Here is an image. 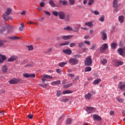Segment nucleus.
<instances>
[{"instance_id": "nucleus-23", "label": "nucleus", "mask_w": 125, "mask_h": 125, "mask_svg": "<svg viewBox=\"0 0 125 125\" xmlns=\"http://www.w3.org/2000/svg\"><path fill=\"white\" fill-rule=\"evenodd\" d=\"M100 82H101V79H96L93 82V84H94V85H96V84H99Z\"/></svg>"}, {"instance_id": "nucleus-11", "label": "nucleus", "mask_w": 125, "mask_h": 125, "mask_svg": "<svg viewBox=\"0 0 125 125\" xmlns=\"http://www.w3.org/2000/svg\"><path fill=\"white\" fill-rule=\"evenodd\" d=\"M118 21L120 24H123L125 22V17L124 16H120L118 17Z\"/></svg>"}, {"instance_id": "nucleus-51", "label": "nucleus", "mask_w": 125, "mask_h": 125, "mask_svg": "<svg viewBox=\"0 0 125 125\" xmlns=\"http://www.w3.org/2000/svg\"><path fill=\"white\" fill-rule=\"evenodd\" d=\"M84 43L86 44H87V45H90V42L88 41H84Z\"/></svg>"}, {"instance_id": "nucleus-21", "label": "nucleus", "mask_w": 125, "mask_h": 125, "mask_svg": "<svg viewBox=\"0 0 125 125\" xmlns=\"http://www.w3.org/2000/svg\"><path fill=\"white\" fill-rule=\"evenodd\" d=\"M100 62L102 65L104 66V65H106V63L108 62V60H107L106 59H103L101 60Z\"/></svg>"}, {"instance_id": "nucleus-36", "label": "nucleus", "mask_w": 125, "mask_h": 125, "mask_svg": "<svg viewBox=\"0 0 125 125\" xmlns=\"http://www.w3.org/2000/svg\"><path fill=\"white\" fill-rule=\"evenodd\" d=\"M72 123V119L71 118H68L67 119V121H66V125H71Z\"/></svg>"}, {"instance_id": "nucleus-15", "label": "nucleus", "mask_w": 125, "mask_h": 125, "mask_svg": "<svg viewBox=\"0 0 125 125\" xmlns=\"http://www.w3.org/2000/svg\"><path fill=\"white\" fill-rule=\"evenodd\" d=\"M63 53L67 54V55H71L72 54V51L70 49H64L62 50Z\"/></svg>"}, {"instance_id": "nucleus-19", "label": "nucleus", "mask_w": 125, "mask_h": 125, "mask_svg": "<svg viewBox=\"0 0 125 125\" xmlns=\"http://www.w3.org/2000/svg\"><path fill=\"white\" fill-rule=\"evenodd\" d=\"M101 34H102V40H103V41H105V40L107 39V34H106V33L104 32H101Z\"/></svg>"}, {"instance_id": "nucleus-52", "label": "nucleus", "mask_w": 125, "mask_h": 125, "mask_svg": "<svg viewBox=\"0 0 125 125\" xmlns=\"http://www.w3.org/2000/svg\"><path fill=\"white\" fill-rule=\"evenodd\" d=\"M91 93L92 94H93V95H94L96 94V91H95V90H92L91 91Z\"/></svg>"}, {"instance_id": "nucleus-30", "label": "nucleus", "mask_w": 125, "mask_h": 125, "mask_svg": "<svg viewBox=\"0 0 125 125\" xmlns=\"http://www.w3.org/2000/svg\"><path fill=\"white\" fill-rule=\"evenodd\" d=\"M2 71L3 73H6L7 72V66L4 65L2 67Z\"/></svg>"}, {"instance_id": "nucleus-24", "label": "nucleus", "mask_w": 125, "mask_h": 125, "mask_svg": "<svg viewBox=\"0 0 125 125\" xmlns=\"http://www.w3.org/2000/svg\"><path fill=\"white\" fill-rule=\"evenodd\" d=\"M85 98L87 100H89L91 98V93H88L85 95Z\"/></svg>"}, {"instance_id": "nucleus-13", "label": "nucleus", "mask_w": 125, "mask_h": 125, "mask_svg": "<svg viewBox=\"0 0 125 125\" xmlns=\"http://www.w3.org/2000/svg\"><path fill=\"white\" fill-rule=\"evenodd\" d=\"M93 119L95 120V121H101V120H102L101 117L97 114L94 115L93 116Z\"/></svg>"}, {"instance_id": "nucleus-4", "label": "nucleus", "mask_w": 125, "mask_h": 125, "mask_svg": "<svg viewBox=\"0 0 125 125\" xmlns=\"http://www.w3.org/2000/svg\"><path fill=\"white\" fill-rule=\"evenodd\" d=\"M108 48V44L104 43L102 45L101 47L100 52L101 53H104L105 51H106V50Z\"/></svg>"}, {"instance_id": "nucleus-10", "label": "nucleus", "mask_w": 125, "mask_h": 125, "mask_svg": "<svg viewBox=\"0 0 125 125\" xmlns=\"http://www.w3.org/2000/svg\"><path fill=\"white\" fill-rule=\"evenodd\" d=\"M23 77H24V78H35V77H36V74H30L29 73H24L23 74Z\"/></svg>"}, {"instance_id": "nucleus-46", "label": "nucleus", "mask_w": 125, "mask_h": 125, "mask_svg": "<svg viewBox=\"0 0 125 125\" xmlns=\"http://www.w3.org/2000/svg\"><path fill=\"white\" fill-rule=\"evenodd\" d=\"M68 101L69 99H65L61 100V102H63V103H66V102H68Z\"/></svg>"}, {"instance_id": "nucleus-37", "label": "nucleus", "mask_w": 125, "mask_h": 125, "mask_svg": "<svg viewBox=\"0 0 125 125\" xmlns=\"http://www.w3.org/2000/svg\"><path fill=\"white\" fill-rule=\"evenodd\" d=\"M91 71V67L89 66L86 67L85 68V72H90Z\"/></svg>"}, {"instance_id": "nucleus-43", "label": "nucleus", "mask_w": 125, "mask_h": 125, "mask_svg": "<svg viewBox=\"0 0 125 125\" xmlns=\"http://www.w3.org/2000/svg\"><path fill=\"white\" fill-rule=\"evenodd\" d=\"M92 13H94L95 15H99V14H100V12L97 10L93 11Z\"/></svg>"}, {"instance_id": "nucleus-2", "label": "nucleus", "mask_w": 125, "mask_h": 125, "mask_svg": "<svg viewBox=\"0 0 125 125\" xmlns=\"http://www.w3.org/2000/svg\"><path fill=\"white\" fill-rule=\"evenodd\" d=\"M119 0H113V6L114 7V8H116V9H114V11H118V7H119V6L121 5V4H120L119 2Z\"/></svg>"}, {"instance_id": "nucleus-38", "label": "nucleus", "mask_w": 125, "mask_h": 125, "mask_svg": "<svg viewBox=\"0 0 125 125\" xmlns=\"http://www.w3.org/2000/svg\"><path fill=\"white\" fill-rule=\"evenodd\" d=\"M116 100L118 101V102H119L120 103H123L124 102V100L123 99H121L119 97H117L116 98Z\"/></svg>"}, {"instance_id": "nucleus-58", "label": "nucleus", "mask_w": 125, "mask_h": 125, "mask_svg": "<svg viewBox=\"0 0 125 125\" xmlns=\"http://www.w3.org/2000/svg\"><path fill=\"white\" fill-rule=\"evenodd\" d=\"M96 46V45H93L92 47L90 48V49H91L92 50H94L95 47Z\"/></svg>"}, {"instance_id": "nucleus-49", "label": "nucleus", "mask_w": 125, "mask_h": 125, "mask_svg": "<svg viewBox=\"0 0 125 125\" xmlns=\"http://www.w3.org/2000/svg\"><path fill=\"white\" fill-rule=\"evenodd\" d=\"M10 39H11V40H18L19 38L15 36H13V37H10Z\"/></svg>"}, {"instance_id": "nucleus-48", "label": "nucleus", "mask_w": 125, "mask_h": 125, "mask_svg": "<svg viewBox=\"0 0 125 125\" xmlns=\"http://www.w3.org/2000/svg\"><path fill=\"white\" fill-rule=\"evenodd\" d=\"M52 51V48H50L46 51H45L46 53H49V52H51Z\"/></svg>"}, {"instance_id": "nucleus-61", "label": "nucleus", "mask_w": 125, "mask_h": 125, "mask_svg": "<svg viewBox=\"0 0 125 125\" xmlns=\"http://www.w3.org/2000/svg\"><path fill=\"white\" fill-rule=\"evenodd\" d=\"M21 15H25V14H26V11H23L21 13Z\"/></svg>"}, {"instance_id": "nucleus-31", "label": "nucleus", "mask_w": 125, "mask_h": 125, "mask_svg": "<svg viewBox=\"0 0 125 125\" xmlns=\"http://www.w3.org/2000/svg\"><path fill=\"white\" fill-rule=\"evenodd\" d=\"M49 3L50 5H51V6H52V7H55V6H56L52 0H49Z\"/></svg>"}, {"instance_id": "nucleus-39", "label": "nucleus", "mask_w": 125, "mask_h": 125, "mask_svg": "<svg viewBox=\"0 0 125 125\" xmlns=\"http://www.w3.org/2000/svg\"><path fill=\"white\" fill-rule=\"evenodd\" d=\"M72 83H70V84H68L67 85H64L63 86V88H68V87H70V86H72Z\"/></svg>"}, {"instance_id": "nucleus-53", "label": "nucleus", "mask_w": 125, "mask_h": 125, "mask_svg": "<svg viewBox=\"0 0 125 125\" xmlns=\"http://www.w3.org/2000/svg\"><path fill=\"white\" fill-rule=\"evenodd\" d=\"M40 6L41 7H43L44 6V2H41L40 3Z\"/></svg>"}, {"instance_id": "nucleus-60", "label": "nucleus", "mask_w": 125, "mask_h": 125, "mask_svg": "<svg viewBox=\"0 0 125 125\" xmlns=\"http://www.w3.org/2000/svg\"><path fill=\"white\" fill-rule=\"evenodd\" d=\"M110 115H114V114H115V111H111L109 112Z\"/></svg>"}, {"instance_id": "nucleus-9", "label": "nucleus", "mask_w": 125, "mask_h": 125, "mask_svg": "<svg viewBox=\"0 0 125 125\" xmlns=\"http://www.w3.org/2000/svg\"><path fill=\"white\" fill-rule=\"evenodd\" d=\"M117 51L118 53H119L120 55L124 56L125 54V48H119L118 49Z\"/></svg>"}, {"instance_id": "nucleus-50", "label": "nucleus", "mask_w": 125, "mask_h": 125, "mask_svg": "<svg viewBox=\"0 0 125 125\" xmlns=\"http://www.w3.org/2000/svg\"><path fill=\"white\" fill-rule=\"evenodd\" d=\"M4 30H5V27H3L1 29H0V33L2 34L4 32Z\"/></svg>"}, {"instance_id": "nucleus-33", "label": "nucleus", "mask_w": 125, "mask_h": 125, "mask_svg": "<svg viewBox=\"0 0 125 125\" xmlns=\"http://www.w3.org/2000/svg\"><path fill=\"white\" fill-rule=\"evenodd\" d=\"M70 44V42L69 41H66L65 42H64V43H62L60 44V45H69V44Z\"/></svg>"}, {"instance_id": "nucleus-25", "label": "nucleus", "mask_w": 125, "mask_h": 125, "mask_svg": "<svg viewBox=\"0 0 125 125\" xmlns=\"http://www.w3.org/2000/svg\"><path fill=\"white\" fill-rule=\"evenodd\" d=\"M70 93H73V91L70 90H66L62 91V94H69Z\"/></svg>"}, {"instance_id": "nucleus-47", "label": "nucleus", "mask_w": 125, "mask_h": 125, "mask_svg": "<svg viewBox=\"0 0 125 125\" xmlns=\"http://www.w3.org/2000/svg\"><path fill=\"white\" fill-rule=\"evenodd\" d=\"M84 44L83 43V42H81L78 44V46L80 48H82L83 47V46Z\"/></svg>"}, {"instance_id": "nucleus-34", "label": "nucleus", "mask_w": 125, "mask_h": 125, "mask_svg": "<svg viewBox=\"0 0 125 125\" xmlns=\"http://www.w3.org/2000/svg\"><path fill=\"white\" fill-rule=\"evenodd\" d=\"M99 21H101V22H104V21H105V16H104V15H102L99 19Z\"/></svg>"}, {"instance_id": "nucleus-22", "label": "nucleus", "mask_w": 125, "mask_h": 125, "mask_svg": "<svg viewBox=\"0 0 125 125\" xmlns=\"http://www.w3.org/2000/svg\"><path fill=\"white\" fill-rule=\"evenodd\" d=\"M5 59H6L5 56L0 54V63H2V62H3Z\"/></svg>"}, {"instance_id": "nucleus-16", "label": "nucleus", "mask_w": 125, "mask_h": 125, "mask_svg": "<svg viewBox=\"0 0 125 125\" xmlns=\"http://www.w3.org/2000/svg\"><path fill=\"white\" fill-rule=\"evenodd\" d=\"M61 83V81L60 80H58L57 81H54L51 83V85L54 86V85H59L60 83Z\"/></svg>"}, {"instance_id": "nucleus-42", "label": "nucleus", "mask_w": 125, "mask_h": 125, "mask_svg": "<svg viewBox=\"0 0 125 125\" xmlns=\"http://www.w3.org/2000/svg\"><path fill=\"white\" fill-rule=\"evenodd\" d=\"M26 46L28 48V50L29 51L33 50V49H34V48L33 47V45H28Z\"/></svg>"}, {"instance_id": "nucleus-44", "label": "nucleus", "mask_w": 125, "mask_h": 125, "mask_svg": "<svg viewBox=\"0 0 125 125\" xmlns=\"http://www.w3.org/2000/svg\"><path fill=\"white\" fill-rule=\"evenodd\" d=\"M64 30H66V31H72L73 28L70 26H67L64 28Z\"/></svg>"}, {"instance_id": "nucleus-57", "label": "nucleus", "mask_w": 125, "mask_h": 125, "mask_svg": "<svg viewBox=\"0 0 125 125\" xmlns=\"http://www.w3.org/2000/svg\"><path fill=\"white\" fill-rule=\"evenodd\" d=\"M44 12L46 15H49V16H50V12L46 11H44Z\"/></svg>"}, {"instance_id": "nucleus-56", "label": "nucleus", "mask_w": 125, "mask_h": 125, "mask_svg": "<svg viewBox=\"0 0 125 125\" xmlns=\"http://www.w3.org/2000/svg\"><path fill=\"white\" fill-rule=\"evenodd\" d=\"M75 45H76V43L74 42H72V43H70V46L71 47H73V46H75Z\"/></svg>"}, {"instance_id": "nucleus-18", "label": "nucleus", "mask_w": 125, "mask_h": 125, "mask_svg": "<svg viewBox=\"0 0 125 125\" xmlns=\"http://www.w3.org/2000/svg\"><path fill=\"white\" fill-rule=\"evenodd\" d=\"M19 82V81L18 80V79H12V80H10L9 81V83L11 84H14L15 83H17Z\"/></svg>"}, {"instance_id": "nucleus-6", "label": "nucleus", "mask_w": 125, "mask_h": 125, "mask_svg": "<svg viewBox=\"0 0 125 125\" xmlns=\"http://www.w3.org/2000/svg\"><path fill=\"white\" fill-rule=\"evenodd\" d=\"M69 63L71 64V65H77V64L79 63V61H78L77 59L70 58L69 59Z\"/></svg>"}, {"instance_id": "nucleus-28", "label": "nucleus", "mask_w": 125, "mask_h": 125, "mask_svg": "<svg viewBox=\"0 0 125 125\" xmlns=\"http://www.w3.org/2000/svg\"><path fill=\"white\" fill-rule=\"evenodd\" d=\"M85 25L91 27L93 26V24H92V22H86L85 23Z\"/></svg>"}, {"instance_id": "nucleus-8", "label": "nucleus", "mask_w": 125, "mask_h": 125, "mask_svg": "<svg viewBox=\"0 0 125 125\" xmlns=\"http://www.w3.org/2000/svg\"><path fill=\"white\" fill-rule=\"evenodd\" d=\"M42 82H45V79H53V77L46 74L42 75L41 76Z\"/></svg>"}, {"instance_id": "nucleus-12", "label": "nucleus", "mask_w": 125, "mask_h": 125, "mask_svg": "<svg viewBox=\"0 0 125 125\" xmlns=\"http://www.w3.org/2000/svg\"><path fill=\"white\" fill-rule=\"evenodd\" d=\"M72 37H73V35H67V36L63 35L62 37V40H64V41H68V40H70V39H72Z\"/></svg>"}, {"instance_id": "nucleus-41", "label": "nucleus", "mask_w": 125, "mask_h": 125, "mask_svg": "<svg viewBox=\"0 0 125 125\" xmlns=\"http://www.w3.org/2000/svg\"><path fill=\"white\" fill-rule=\"evenodd\" d=\"M94 3V0H89L88 5H92Z\"/></svg>"}, {"instance_id": "nucleus-55", "label": "nucleus", "mask_w": 125, "mask_h": 125, "mask_svg": "<svg viewBox=\"0 0 125 125\" xmlns=\"http://www.w3.org/2000/svg\"><path fill=\"white\" fill-rule=\"evenodd\" d=\"M27 118L31 119H33V115L29 114L28 115H27Z\"/></svg>"}, {"instance_id": "nucleus-7", "label": "nucleus", "mask_w": 125, "mask_h": 125, "mask_svg": "<svg viewBox=\"0 0 125 125\" xmlns=\"http://www.w3.org/2000/svg\"><path fill=\"white\" fill-rule=\"evenodd\" d=\"M95 108L93 107H87L86 108V111L89 114H91L92 113H94L95 112Z\"/></svg>"}, {"instance_id": "nucleus-63", "label": "nucleus", "mask_w": 125, "mask_h": 125, "mask_svg": "<svg viewBox=\"0 0 125 125\" xmlns=\"http://www.w3.org/2000/svg\"><path fill=\"white\" fill-rule=\"evenodd\" d=\"M75 30L74 29V32H78V31H79V30L78 27H75Z\"/></svg>"}, {"instance_id": "nucleus-40", "label": "nucleus", "mask_w": 125, "mask_h": 125, "mask_svg": "<svg viewBox=\"0 0 125 125\" xmlns=\"http://www.w3.org/2000/svg\"><path fill=\"white\" fill-rule=\"evenodd\" d=\"M69 2L70 4H71V5H73L75 4V3L76 2V0H69Z\"/></svg>"}, {"instance_id": "nucleus-27", "label": "nucleus", "mask_w": 125, "mask_h": 125, "mask_svg": "<svg viewBox=\"0 0 125 125\" xmlns=\"http://www.w3.org/2000/svg\"><path fill=\"white\" fill-rule=\"evenodd\" d=\"M111 47L112 49H116V48L117 47V44L114 42L111 43Z\"/></svg>"}, {"instance_id": "nucleus-17", "label": "nucleus", "mask_w": 125, "mask_h": 125, "mask_svg": "<svg viewBox=\"0 0 125 125\" xmlns=\"http://www.w3.org/2000/svg\"><path fill=\"white\" fill-rule=\"evenodd\" d=\"M9 15L8 14H6V13L3 14V18L5 20V21H7V20L9 19L10 18Z\"/></svg>"}, {"instance_id": "nucleus-35", "label": "nucleus", "mask_w": 125, "mask_h": 125, "mask_svg": "<svg viewBox=\"0 0 125 125\" xmlns=\"http://www.w3.org/2000/svg\"><path fill=\"white\" fill-rule=\"evenodd\" d=\"M12 12V10L11 8H8V9H7V11L5 13L9 15V14H10Z\"/></svg>"}, {"instance_id": "nucleus-20", "label": "nucleus", "mask_w": 125, "mask_h": 125, "mask_svg": "<svg viewBox=\"0 0 125 125\" xmlns=\"http://www.w3.org/2000/svg\"><path fill=\"white\" fill-rule=\"evenodd\" d=\"M7 28L8 29V34H11L12 32H13V26H7Z\"/></svg>"}, {"instance_id": "nucleus-32", "label": "nucleus", "mask_w": 125, "mask_h": 125, "mask_svg": "<svg viewBox=\"0 0 125 125\" xmlns=\"http://www.w3.org/2000/svg\"><path fill=\"white\" fill-rule=\"evenodd\" d=\"M21 27H20L19 30L20 31L22 32V31L25 29V26L24 25V23H21Z\"/></svg>"}, {"instance_id": "nucleus-3", "label": "nucleus", "mask_w": 125, "mask_h": 125, "mask_svg": "<svg viewBox=\"0 0 125 125\" xmlns=\"http://www.w3.org/2000/svg\"><path fill=\"white\" fill-rule=\"evenodd\" d=\"M85 65L86 66H90L92 64V60L90 57H87L85 60Z\"/></svg>"}, {"instance_id": "nucleus-59", "label": "nucleus", "mask_w": 125, "mask_h": 125, "mask_svg": "<svg viewBox=\"0 0 125 125\" xmlns=\"http://www.w3.org/2000/svg\"><path fill=\"white\" fill-rule=\"evenodd\" d=\"M56 72H57V73H58V74H61V71L60 69H56Z\"/></svg>"}, {"instance_id": "nucleus-14", "label": "nucleus", "mask_w": 125, "mask_h": 125, "mask_svg": "<svg viewBox=\"0 0 125 125\" xmlns=\"http://www.w3.org/2000/svg\"><path fill=\"white\" fill-rule=\"evenodd\" d=\"M17 58H18L17 56H13L8 59V61L9 62H13V61H14V60H16Z\"/></svg>"}, {"instance_id": "nucleus-54", "label": "nucleus", "mask_w": 125, "mask_h": 125, "mask_svg": "<svg viewBox=\"0 0 125 125\" xmlns=\"http://www.w3.org/2000/svg\"><path fill=\"white\" fill-rule=\"evenodd\" d=\"M40 86H42V87H46L47 86V84H40Z\"/></svg>"}, {"instance_id": "nucleus-26", "label": "nucleus", "mask_w": 125, "mask_h": 125, "mask_svg": "<svg viewBox=\"0 0 125 125\" xmlns=\"http://www.w3.org/2000/svg\"><path fill=\"white\" fill-rule=\"evenodd\" d=\"M60 3H62V5H67L68 4V2L66 0H60Z\"/></svg>"}, {"instance_id": "nucleus-29", "label": "nucleus", "mask_w": 125, "mask_h": 125, "mask_svg": "<svg viewBox=\"0 0 125 125\" xmlns=\"http://www.w3.org/2000/svg\"><path fill=\"white\" fill-rule=\"evenodd\" d=\"M67 62H62L61 63H59V67H64V66H65V65H67Z\"/></svg>"}, {"instance_id": "nucleus-5", "label": "nucleus", "mask_w": 125, "mask_h": 125, "mask_svg": "<svg viewBox=\"0 0 125 125\" xmlns=\"http://www.w3.org/2000/svg\"><path fill=\"white\" fill-rule=\"evenodd\" d=\"M113 64L115 67H119V66H122V65H124V62L114 60L113 61Z\"/></svg>"}, {"instance_id": "nucleus-62", "label": "nucleus", "mask_w": 125, "mask_h": 125, "mask_svg": "<svg viewBox=\"0 0 125 125\" xmlns=\"http://www.w3.org/2000/svg\"><path fill=\"white\" fill-rule=\"evenodd\" d=\"M3 45V42L0 41V46H2Z\"/></svg>"}, {"instance_id": "nucleus-1", "label": "nucleus", "mask_w": 125, "mask_h": 125, "mask_svg": "<svg viewBox=\"0 0 125 125\" xmlns=\"http://www.w3.org/2000/svg\"><path fill=\"white\" fill-rule=\"evenodd\" d=\"M52 13L54 16H56L57 17H59L60 19L63 20V19H65V13L63 11H53Z\"/></svg>"}, {"instance_id": "nucleus-64", "label": "nucleus", "mask_w": 125, "mask_h": 125, "mask_svg": "<svg viewBox=\"0 0 125 125\" xmlns=\"http://www.w3.org/2000/svg\"><path fill=\"white\" fill-rule=\"evenodd\" d=\"M38 11L41 12L42 11V7H39V8H38Z\"/></svg>"}, {"instance_id": "nucleus-45", "label": "nucleus", "mask_w": 125, "mask_h": 125, "mask_svg": "<svg viewBox=\"0 0 125 125\" xmlns=\"http://www.w3.org/2000/svg\"><path fill=\"white\" fill-rule=\"evenodd\" d=\"M62 95V93L61 91H57V97H59V96Z\"/></svg>"}]
</instances>
